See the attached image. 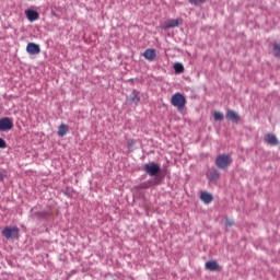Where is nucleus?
<instances>
[{
	"instance_id": "18",
	"label": "nucleus",
	"mask_w": 280,
	"mask_h": 280,
	"mask_svg": "<svg viewBox=\"0 0 280 280\" xmlns=\"http://www.w3.org/2000/svg\"><path fill=\"white\" fill-rule=\"evenodd\" d=\"M273 55L276 58L280 59V43L273 44Z\"/></svg>"
},
{
	"instance_id": "22",
	"label": "nucleus",
	"mask_w": 280,
	"mask_h": 280,
	"mask_svg": "<svg viewBox=\"0 0 280 280\" xmlns=\"http://www.w3.org/2000/svg\"><path fill=\"white\" fill-rule=\"evenodd\" d=\"M206 0H189L190 4L194 5H200L202 3H205Z\"/></svg>"
},
{
	"instance_id": "7",
	"label": "nucleus",
	"mask_w": 280,
	"mask_h": 280,
	"mask_svg": "<svg viewBox=\"0 0 280 280\" xmlns=\"http://www.w3.org/2000/svg\"><path fill=\"white\" fill-rule=\"evenodd\" d=\"M26 52L32 56L38 55L40 54V47L36 43H28L26 45Z\"/></svg>"
},
{
	"instance_id": "23",
	"label": "nucleus",
	"mask_w": 280,
	"mask_h": 280,
	"mask_svg": "<svg viewBox=\"0 0 280 280\" xmlns=\"http://www.w3.org/2000/svg\"><path fill=\"white\" fill-rule=\"evenodd\" d=\"M7 148V142L3 140V138H0V149H5Z\"/></svg>"
},
{
	"instance_id": "19",
	"label": "nucleus",
	"mask_w": 280,
	"mask_h": 280,
	"mask_svg": "<svg viewBox=\"0 0 280 280\" xmlns=\"http://www.w3.org/2000/svg\"><path fill=\"white\" fill-rule=\"evenodd\" d=\"M224 119V114H222V112H214V120L215 121H222Z\"/></svg>"
},
{
	"instance_id": "11",
	"label": "nucleus",
	"mask_w": 280,
	"mask_h": 280,
	"mask_svg": "<svg viewBox=\"0 0 280 280\" xmlns=\"http://www.w3.org/2000/svg\"><path fill=\"white\" fill-rule=\"evenodd\" d=\"M141 102V92L138 90H133L130 96V103L138 105Z\"/></svg>"
},
{
	"instance_id": "15",
	"label": "nucleus",
	"mask_w": 280,
	"mask_h": 280,
	"mask_svg": "<svg viewBox=\"0 0 280 280\" xmlns=\"http://www.w3.org/2000/svg\"><path fill=\"white\" fill-rule=\"evenodd\" d=\"M226 118L230 119L231 121L238 122L240 121V116L235 110L228 109L226 110Z\"/></svg>"
},
{
	"instance_id": "24",
	"label": "nucleus",
	"mask_w": 280,
	"mask_h": 280,
	"mask_svg": "<svg viewBox=\"0 0 280 280\" xmlns=\"http://www.w3.org/2000/svg\"><path fill=\"white\" fill-rule=\"evenodd\" d=\"M225 224H226L228 226H232V225H234V221H233L232 219H226V220H225Z\"/></svg>"
},
{
	"instance_id": "4",
	"label": "nucleus",
	"mask_w": 280,
	"mask_h": 280,
	"mask_svg": "<svg viewBox=\"0 0 280 280\" xmlns=\"http://www.w3.org/2000/svg\"><path fill=\"white\" fill-rule=\"evenodd\" d=\"M180 25H183V19H170L161 25V28L167 31L170 28H176Z\"/></svg>"
},
{
	"instance_id": "8",
	"label": "nucleus",
	"mask_w": 280,
	"mask_h": 280,
	"mask_svg": "<svg viewBox=\"0 0 280 280\" xmlns=\"http://www.w3.org/2000/svg\"><path fill=\"white\" fill-rule=\"evenodd\" d=\"M143 57L149 61H154L156 58V49L148 48L143 52Z\"/></svg>"
},
{
	"instance_id": "9",
	"label": "nucleus",
	"mask_w": 280,
	"mask_h": 280,
	"mask_svg": "<svg viewBox=\"0 0 280 280\" xmlns=\"http://www.w3.org/2000/svg\"><path fill=\"white\" fill-rule=\"evenodd\" d=\"M25 15L30 22H35L39 19V13L35 10H25Z\"/></svg>"
},
{
	"instance_id": "6",
	"label": "nucleus",
	"mask_w": 280,
	"mask_h": 280,
	"mask_svg": "<svg viewBox=\"0 0 280 280\" xmlns=\"http://www.w3.org/2000/svg\"><path fill=\"white\" fill-rule=\"evenodd\" d=\"M14 128V122L10 117L0 118V131H9Z\"/></svg>"
},
{
	"instance_id": "17",
	"label": "nucleus",
	"mask_w": 280,
	"mask_h": 280,
	"mask_svg": "<svg viewBox=\"0 0 280 280\" xmlns=\"http://www.w3.org/2000/svg\"><path fill=\"white\" fill-rule=\"evenodd\" d=\"M173 68H174L175 73H177V74L185 72V67L180 62H175Z\"/></svg>"
},
{
	"instance_id": "3",
	"label": "nucleus",
	"mask_w": 280,
	"mask_h": 280,
	"mask_svg": "<svg viewBox=\"0 0 280 280\" xmlns=\"http://www.w3.org/2000/svg\"><path fill=\"white\" fill-rule=\"evenodd\" d=\"M2 236H4L7 240L11 238H20V229L19 228H11V226H5L2 232Z\"/></svg>"
},
{
	"instance_id": "21",
	"label": "nucleus",
	"mask_w": 280,
	"mask_h": 280,
	"mask_svg": "<svg viewBox=\"0 0 280 280\" xmlns=\"http://www.w3.org/2000/svg\"><path fill=\"white\" fill-rule=\"evenodd\" d=\"M136 145V140H129L127 141V148L128 150H132Z\"/></svg>"
},
{
	"instance_id": "20",
	"label": "nucleus",
	"mask_w": 280,
	"mask_h": 280,
	"mask_svg": "<svg viewBox=\"0 0 280 280\" xmlns=\"http://www.w3.org/2000/svg\"><path fill=\"white\" fill-rule=\"evenodd\" d=\"M153 184L151 182H143V184H140L138 186V189H148L152 186Z\"/></svg>"
},
{
	"instance_id": "5",
	"label": "nucleus",
	"mask_w": 280,
	"mask_h": 280,
	"mask_svg": "<svg viewBox=\"0 0 280 280\" xmlns=\"http://www.w3.org/2000/svg\"><path fill=\"white\" fill-rule=\"evenodd\" d=\"M144 172L150 176H156L161 172V166L156 162H150L149 164H144Z\"/></svg>"
},
{
	"instance_id": "12",
	"label": "nucleus",
	"mask_w": 280,
	"mask_h": 280,
	"mask_svg": "<svg viewBox=\"0 0 280 280\" xmlns=\"http://www.w3.org/2000/svg\"><path fill=\"white\" fill-rule=\"evenodd\" d=\"M200 200L205 203V205H210L211 202H213V195L207 192V191H202L200 194Z\"/></svg>"
},
{
	"instance_id": "16",
	"label": "nucleus",
	"mask_w": 280,
	"mask_h": 280,
	"mask_svg": "<svg viewBox=\"0 0 280 280\" xmlns=\"http://www.w3.org/2000/svg\"><path fill=\"white\" fill-rule=\"evenodd\" d=\"M208 178L210 182H215L220 179V172L219 171H209Z\"/></svg>"
},
{
	"instance_id": "25",
	"label": "nucleus",
	"mask_w": 280,
	"mask_h": 280,
	"mask_svg": "<svg viewBox=\"0 0 280 280\" xmlns=\"http://www.w3.org/2000/svg\"><path fill=\"white\" fill-rule=\"evenodd\" d=\"M4 180V175L3 173H0V183H2Z\"/></svg>"
},
{
	"instance_id": "14",
	"label": "nucleus",
	"mask_w": 280,
	"mask_h": 280,
	"mask_svg": "<svg viewBox=\"0 0 280 280\" xmlns=\"http://www.w3.org/2000/svg\"><path fill=\"white\" fill-rule=\"evenodd\" d=\"M69 131H70L69 125L61 124L58 127L57 135H58V137L63 138L65 136L68 135Z\"/></svg>"
},
{
	"instance_id": "2",
	"label": "nucleus",
	"mask_w": 280,
	"mask_h": 280,
	"mask_svg": "<svg viewBox=\"0 0 280 280\" xmlns=\"http://www.w3.org/2000/svg\"><path fill=\"white\" fill-rule=\"evenodd\" d=\"M186 104H187V98L185 97V95H183V93L176 92L172 95L171 105L173 107H176L180 110V109L185 108Z\"/></svg>"
},
{
	"instance_id": "13",
	"label": "nucleus",
	"mask_w": 280,
	"mask_h": 280,
	"mask_svg": "<svg viewBox=\"0 0 280 280\" xmlns=\"http://www.w3.org/2000/svg\"><path fill=\"white\" fill-rule=\"evenodd\" d=\"M206 269L210 271H221L222 267H220V265L215 260H211L206 262Z\"/></svg>"
},
{
	"instance_id": "10",
	"label": "nucleus",
	"mask_w": 280,
	"mask_h": 280,
	"mask_svg": "<svg viewBox=\"0 0 280 280\" xmlns=\"http://www.w3.org/2000/svg\"><path fill=\"white\" fill-rule=\"evenodd\" d=\"M265 142L270 145H273V147L279 144V140H278V138H276V136L273 133H266Z\"/></svg>"
},
{
	"instance_id": "1",
	"label": "nucleus",
	"mask_w": 280,
	"mask_h": 280,
	"mask_svg": "<svg viewBox=\"0 0 280 280\" xmlns=\"http://www.w3.org/2000/svg\"><path fill=\"white\" fill-rule=\"evenodd\" d=\"M232 164V158L229 153H221L215 158V165L219 170H226Z\"/></svg>"
}]
</instances>
